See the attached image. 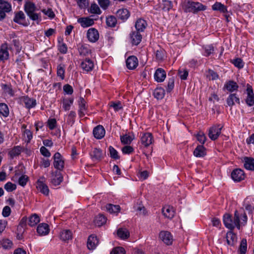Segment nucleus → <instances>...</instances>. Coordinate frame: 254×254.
Here are the masks:
<instances>
[{"instance_id": "nucleus-1", "label": "nucleus", "mask_w": 254, "mask_h": 254, "mask_svg": "<svg viewBox=\"0 0 254 254\" xmlns=\"http://www.w3.org/2000/svg\"><path fill=\"white\" fill-rule=\"evenodd\" d=\"M182 8L185 12L196 13L198 11H204L206 6L199 2L193 1L191 0H184L182 3Z\"/></svg>"}, {"instance_id": "nucleus-2", "label": "nucleus", "mask_w": 254, "mask_h": 254, "mask_svg": "<svg viewBox=\"0 0 254 254\" xmlns=\"http://www.w3.org/2000/svg\"><path fill=\"white\" fill-rule=\"evenodd\" d=\"M223 223L226 228L233 230L235 227L239 230L240 229V214L237 210L234 212V218L232 219L230 214L226 213L223 216Z\"/></svg>"}, {"instance_id": "nucleus-3", "label": "nucleus", "mask_w": 254, "mask_h": 254, "mask_svg": "<svg viewBox=\"0 0 254 254\" xmlns=\"http://www.w3.org/2000/svg\"><path fill=\"white\" fill-rule=\"evenodd\" d=\"M24 9L25 12L30 19L33 21H36L37 24L41 21V14L40 13L35 12L38 9L33 2L31 1L26 2L24 4Z\"/></svg>"}, {"instance_id": "nucleus-4", "label": "nucleus", "mask_w": 254, "mask_h": 254, "mask_svg": "<svg viewBox=\"0 0 254 254\" xmlns=\"http://www.w3.org/2000/svg\"><path fill=\"white\" fill-rule=\"evenodd\" d=\"M223 126L217 125L210 127L208 130V136L212 140L217 139L221 134Z\"/></svg>"}, {"instance_id": "nucleus-5", "label": "nucleus", "mask_w": 254, "mask_h": 254, "mask_svg": "<svg viewBox=\"0 0 254 254\" xmlns=\"http://www.w3.org/2000/svg\"><path fill=\"white\" fill-rule=\"evenodd\" d=\"M54 167L58 170L62 171L64 169V161L59 152H56L53 156Z\"/></svg>"}, {"instance_id": "nucleus-6", "label": "nucleus", "mask_w": 254, "mask_h": 254, "mask_svg": "<svg viewBox=\"0 0 254 254\" xmlns=\"http://www.w3.org/2000/svg\"><path fill=\"white\" fill-rule=\"evenodd\" d=\"M46 178L44 176L41 177L37 181L36 188L40 191L46 195L49 193L48 187L45 184Z\"/></svg>"}, {"instance_id": "nucleus-7", "label": "nucleus", "mask_w": 254, "mask_h": 254, "mask_svg": "<svg viewBox=\"0 0 254 254\" xmlns=\"http://www.w3.org/2000/svg\"><path fill=\"white\" fill-rule=\"evenodd\" d=\"M247 97L245 102L248 106L251 107L254 105V93L252 87L249 85H247L246 89Z\"/></svg>"}, {"instance_id": "nucleus-8", "label": "nucleus", "mask_w": 254, "mask_h": 254, "mask_svg": "<svg viewBox=\"0 0 254 254\" xmlns=\"http://www.w3.org/2000/svg\"><path fill=\"white\" fill-rule=\"evenodd\" d=\"M63 180V177L60 172L56 171L52 172L51 183L53 185L57 186L62 182Z\"/></svg>"}, {"instance_id": "nucleus-9", "label": "nucleus", "mask_w": 254, "mask_h": 254, "mask_svg": "<svg viewBox=\"0 0 254 254\" xmlns=\"http://www.w3.org/2000/svg\"><path fill=\"white\" fill-rule=\"evenodd\" d=\"M153 141V137L151 133L146 132L144 133L140 138V142L144 147H147L151 144Z\"/></svg>"}, {"instance_id": "nucleus-10", "label": "nucleus", "mask_w": 254, "mask_h": 254, "mask_svg": "<svg viewBox=\"0 0 254 254\" xmlns=\"http://www.w3.org/2000/svg\"><path fill=\"white\" fill-rule=\"evenodd\" d=\"M244 172L241 169H235L231 173V178L235 182H240L245 179Z\"/></svg>"}, {"instance_id": "nucleus-11", "label": "nucleus", "mask_w": 254, "mask_h": 254, "mask_svg": "<svg viewBox=\"0 0 254 254\" xmlns=\"http://www.w3.org/2000/svg\"><path fill=\"white\" fill-rule=\"evenodd\" d=\"M25 18L23 12L22 11H19L15 13L13 21L19 24L23 25L24 26H27L28 24L25 21Z\"/></svg>"}, {"instance_id": "nucleus-12", "label": "nucleus", "mask_w": 254, "mask_h": 254, "mask_svg": "<svg viewBox=\"0 0 254 254\" xmlns=\"http://www.w3.org/2000/svg\"><path fill=\"white\" fill-rule=\"evenodd\" d=\"M160 239L166 244L169 245L172 244L173 241L171 234L166 231H162L159 234Z\"/></svg>"}, {"instance_id": "nucleus-13", "label": "nucleus", "mask_w": 254, "mask_h": 254, "mask_svg": "<svg viewBox=\"0 0 254 254\" xmlns=\"http://www.w3.org/2000/svg\"><path fill=\"white\" fill-rule=\"evenodd\" d=\"M117 18L121 20L122 22L126 21L130 16V12L126 8H121L119 9L116 12Z\"/></svg>"}, {"instance_id": "nucleus-14", "label": "nucleus", "mask_w": 254, "mask_h": 254, "mask_svg": "<svg viewBox=\"0 0 254 254\" xmlns=\"http://www.w3.org/2000/svg\"><path fill=\"white\" fill-rule=\"evenodd\" d=\"M20 101L24 103L25 107L28 109L34 107L36 105L35 99L30 98L28 96H22L20 98Z\"/></svg>"}, {"instance_id": "nucleus-15", "label": "nucleus", "mask_w": 254, "mask_h": 254, "mask_svg": "<svg viewBox=\"0 0 254 254\" xmlns=\"http://www.w3.org/2000/svg\"><path fill=\"white\" fill-rule=\"evenodd\" d=\"M79 110L78 115L80 117H83L86 113L87 109L86 102L83 97H80L78 100Z\"/></svg>"}, {"instance_id": "nucleus-16", "label": "nucleus", "mask_w": 254, "mask_h": 254, "mask_svg": "<svg viewBox=\"0 0 254 254\" xmlns=\"http://www.w3.org/2000/svg\"><path fill=\"white\" fill-rule=\"evenodd\" d=\"M93 133L96 138L100 139L105 136V130L102 126L98 125L93 129Z\"/></svg>"}, {"instance_id": "nucleus-17", "label": "nucleus", "mask_w": 254, "mask_h": 254, "mask_svg": "<svg viewBox=\"0 0 254 254\" xmlns=\"http://www.w3.org/2000/svg\"><path fill=\"white\" fill-rule=\"evenodd\" d=\"M87 37L90 42H95L99 39V35L96 29L90 28L87 31Z\"/></svg>"}, {"instance_id": "nucleus-18", "label": "nucleus", "mask_w": 254, "mask_h": 254, "mask_svg": "<svg viewBox=\"0 0 254 254\" xmlns=\"http://www.w3.org/2000/svg\"><path fill=\"white\" fill-rule=\"evenodd\" d=\"M166 76V74L165 70L162 68H158L154 73V79L155 81L158 82H163Z\"/></svg>"}, {"instance_id": "nucleus-19", "label": "nucleus", "mask_w": 254, "mask_h": 254, "mask_svg": "<svg viewBox=\"0 0 254 254\" xmlns=\"http://www.w3.org/2000/svg\"><path fill=\"white\" fill-rule=\"evenodd\" d=\"M80 66L83 70L88 72L93 69L94 63L93 61L89 59H85L81 62Z\"/></svg>"}, {"instance_id": "nucleus-20", "label": "nucleus", "mask_w": 254, "mask_h": 254, "mask_svg": "<svg viewBox=\"0 0 254 254\" xmlns=\"http://www.w3.org/2000/svg\"><path fill=\"white\" fill-rule=\"evenodd\" d=\"M238 88L239 86L238 84L233 80H229L226 82L224 86V89L231 93L237 91Z\"/></svg>"}, {"instance_id": "nucleus-21", "label": "nucleus", "mask_w": 254, "mask_h": 254, "mask_svg": "<svg viewBox=\"0 0 254 254\" xmlns=\"http://www.w3.org/2000/svg\"><path fill=\"white\" fill-rule=\"evenodd\" d=\"M126 65L129 69H133L138 65V60L135 56L129 57L126 60Z\"/></svg>"}, {"instance_id": "nucleus-22", "label": "nucleus", "mask_w": 254, "mask_h": 254, "mask_svg": "<svg viewBox=\"0 0 254 254\" xmlns=\"http://www.w3.org/2000/svg\"><path fill=\"white\" fill-rule=\"evenodd\" d=\"M98 242V240L96 236L90 235L87 240V247L89 250H94L96 248Z\"/></svg>"}, {"instance_id": "nucleus-23", "label": "nucleus", "mask_w": 254, "mask_h": 254, "mask_svg": "<svg viewBox=\"0 0 254 254\" xmlns=\"http://www.w3.org/2000/svg\"><path fill=\"white\" fill-rule=\"evenodd\" d=\"M162 213L165 217L171 219L174 217L175 212L172 206H165L162 208Z\"/></svg>"}, {"instance_id": "nucleus-24", "label": "nucleus", "mask_w": 254, "mask_h": 254, "mask_svg": "<svg viewBox=\"0 0 254 254\" xmlns=\"http://www.w3.org/2000/svg\"><path fill=\"white\" fill-rule=\"evenodd\" d=\"M140 32L135 31H132L130 34V38L132 40V43L135 45H138L142 40V35Z\"/></svg>"}, {"instance_id": "nucleus-25", "label": "nucleus", "mask_w": 254, "mask_h": 254, "mask_svg": "<svg viewBox=\"0 0 254 254\" xmlns=\"http://www.w3.org/2000/svg\"><path fill=\"white\" fill-rule=\"evenodd\" d=\"M228 105L230 107H232L235 104V102L240 104V98L236 93L230 94L226 100Z\"/></svg>"}, {"instance_id": "nucleus-26", "label": "nucleus", "mask_w": 254, "mask_h": 254, "mask_svg": "<svg viewBox=\"0 0 254 254\" xmlns=\"http://www.w3.org/2000/svg\"><path fill=\"white\" fill-rule=\"evenodd\" d=\"M147 25L146 21L142 18L138 19L135 23L136 31L143 32Z\"/></svg>"}, {"instance_id": "nucleus-27", "label": "nucleus", "mask_w": 254, "mask_h": 254, "mask_svg": "<svg viewBox=\"0 0 254 254\" xmlns=\"http://www.w3.org/2000/svg\"><path fill=\"white\" fill-rule=\"evenodd\" d=\"M90 154L91 158L94 161H99L103 157L102 151L99 148H94Z\"/></svg>"}, {"instance_id": "nucleus-28", "label": "nucleus", "mask_w": 254, "mask_h": 254, "mask_svg": "<svg viewBox=\"0 0 254 254\" xmlns=\"http://www.w3.org/2000/svg\"><path fill=\"white\" fill-rule=\"evenodd\" d=\"M49 225L46 223H42L38 225L37 232L40 235H46L49 233Z\"/></svg>"}, {"instance_id": "nucleus-29", "label": "nucleus", "mask_w": 254, "mask_h": 254, "mask_svg": "<svg viewBox=\"0 0 254 254\" xmlns=\"http://www.w3.org/2000/svg\"><path fill=\"white\" fill-rule=\"evenodd\" d=\"M77 21L79 23L81 26L84 28L89 27L94 24V21L92 19L86 18H79Z\"/></svg>"}, {"instance_id": "nucleus-30", "label": "nucleus", "mask_w": 254, "mask_h": 254, "mask_svg": "<svg viewBox=\"0 0 254 254\" xmlns=\"http://www.w3.org/2000/svg\"><path fill=\"white\" fill-rule=\"evenodd\" d=\"M106 210L110 213L117 214L120 211L121 207L119 205L107 204L106 206Z\"/></svg>"}, {"instance_id": "nucleus-31", "label": "nucleus", "mask_w": 254, "mask_h": 254, "mask_svg": "<svg viewBox=\"0 0 254 254\" xmlns=\"http://www.w3.org/2000/svg\"><path fill=\"white\" fill-rule=\"evenodd\" d=\"M212 9L214 11H219L224 13L228 12L227 7L219 2H216L212 5Z\"/></svg>"}, {"instance_id": "nucleus-32", "label": "nucleus", "mask_w": 254, "mask_h": 254, "mask_svg": "<svg viewBox=\"0 0 254 254\" xmlns=\"http://www.w3.org/2000/svg\"><path fill=\"white\" fill-rule=\"evenodd\" d=\"M244 167L247 170L254 171V159L248 157H245Z\"/></svg>"}, {"instance_id": "nucleus-33", "label": "nucleus", "mask_w": 254, "mask_h": 254, "mask_svg": "<svg viewBox=\"0 0 254 254\" xmlns=\"http://www.w3.org/2000/svg\"><path fill=\"white\" fill-rule=\"evenodd\" d=\"M9 57L7 46L6 44L2 45L0 48V60H5Z\"/></svg>"}, {"instance_id": "nucleus-34", "label": "nucleus", "mask_w": 254, "mask_h": 254, "mask_svg": "<svg viewBox=\"0 0 254 254\" xmlns=\"http://www.w3.org/2000/svg\"><path fill=\"white\" fill-rule=\"evenodd\" d=\"M193 154L197 157H203L206 154L205 148L202 145H198L193 151Z\"/></svg>"}, {"instance_id": "nucleus-35", "label": "nucleus", "mask_w": 254, "mask_h": 254, "mask_svg": "<svg viewBox=\"0 0 254 254\" xmlns=\"http://www.w3.org/2000/svg\"><path fill=\"white\" fill-rule=\"evenodd\" d=\"M72 238V232L69 230H64L60 233V238L63 241H68Z\"/></svg>"}, {"instance_id": "nucleus-36", "label": "nucleus", "mask_w": 254, "mask_h": 254, "mask_svg": "<svg viewBox=\"0 0 254 254\" xmlns=\"http://www.w3.org/2000/svg\"><path fill=\"white\" fill-rule=\"evenodd\" d=\"M226 239L227 244L230 246H233L237 241V236L232 232H229L227 233Z\"/></svg>"}, {"instance_id": "nucleus-37", "label": "nucleus", "mask_w": 254, "mask_h": 254, "mask_svg": "<svg viewBox=\"0 0 254 254\" xmlns=\"http://www.w3.org/2000/svg\"><path fill=\"white\" fill-rule=\"evenodd\" d=\"M117 235L121 239H127L129 236V231L126 228H119L117 231Z\"/></svg>"}, {"instance_id": "nucleus-38", "label": "nucleus", "mask_w": 254, "mask_h": 254, "mask_svg": "<svg viewBox=\"0 0 254 254\" xmlns=\"http://www.w3.org/2000/svg\"><path fill=\"white\" fill-rule=\"evenodd\" d=\"M106 217L102 214H99L94 219V223L97 226H101L106 222Z\"/></svg>"}, {"instance_id": "nucleus-39", "label": "nucleus", "mask_w": 254, "mask_h": 254, "mask_svg": "<svg viewBox=\"0 0 254 254\" xmlns=\"http://www.w3.org/2000/svg\"><path fill=\"white\" fill-rule=\"evenodd\" d=\"M153 95L154 97L158 100L162 99L164 97L165 90L162 87H157L154 90Z\"/></svg>"}, {"instance_id": "nucleus-40", "label": "nucleus", "mask_w": 254, "mask_h": 254, "mask_svg": "<svg viewBox=\"0 0 254 254\" xmlns=\"http://www.w3.org/2000/svg\"><path fill=\"white\" fill-rule=\"evenodd\" d=\"M40 222V218L38 215L34 214L32 215L29 218L28 222L29 226L33 227L36 226Z\"/></svg>"}, {"instance_id": "nucleus-41", "label": "nucleus", "mask_w": 254, "mask_h": 254, "mask_svg": "<svg viewBox=\"0 0 254 254\" xmlns=\"http://www.w3.org/2000/svg\"><path fill=\"white\" fill-rule=\"evenodd\" d=\"M78 52L81 56H86L91 53L89 46L87 45H82L78 48Z\"/></svg>"}, {"instance_id": "nucleus-42", "label": "nucleus", "mask_w": 254, "mask_h": 254, "mask_svg": "<svg viewBox=\"0 0 254 254\" xmlns=\"http://www.w3.org/2000/svg\"><path fill=\"white\" fill-rule=\"evenodd\" d=\"M0 9L8 12L11 10V5L9 2L4 0H0Z\"/></svg>"}, {"instance_id": "nucleus-43", "label": "nucleus", "mask_w": 254, "mask_h": 254, "mask_svg": "<svg viewBox=\"0 0 254 254\" xmlns=\"http://www.w3.org/2000/svg\"><path fill=\"white\" fill-rule=\"evenodd\" d=\"M73 103V98H64L63 99V107L65 111H68Z\"/></svg>"}, {"instance_id": "nucleus-44", "label": "nucleus", "mask_w": 254, "mask_h": 254, "mask_svg": "<svg viewBox=\"0 0 254 254\" xmlns=\"http://www.w3.org/2000/svg\"><path fill=\"white\" fill-rule=\"evenodd\" d=\"M21 147L19 146H14L8 152V155L11 158H13L14 157L19 155L21 151Z\"/></svg>"}, {"instance_id": "nucleus-45", "label": "nucleus", "mask_w": 254, "mask_h": 254, "mask_svg": "<svg viewBox=\"0 0 254 254\" xmlns=\"http://www.w3.org/2000/svg\"><path fill=\"white\" fill-rule=\"evenodd\" d=\"M9 109L5 103H0V115L4 117H7L9 115Z\"/></svg>"}, {"instance_id": "nucleus-46", "label": "nucleus", "mask_w": 254, "mask_h": 254, "mask_svg": "<svg viewBox=\"0 0 254 254\" xmlns=\"http://www.w3.org/2000/svg\"><path fill=\"white\" fill-rule=\"evenodd\" d=\"M202 48L204 51L203 55L205 57L209 56L211 54L213 53L214 51V47L212 45L203 46Z\"/></svg>"}, {"instance_id": "nucleus-47", "label": "nucleus", "mask_w": 254, "mask_h": 254, "mask_svg": "<svg viewBox=\"0 0 254 254\" xmlns=\"http://www.w3.org/2000/svg\"><path fill=\"white\" fill-rule=\"evenodd\" d=\"M117 22V18L115 16L110 15L106 18V24L110 27H114Z\"/></svg>"}, {"instance_id": "nucleus-48", "label": "nucleus", "mask_w": 254, "mask_h": 254, "mask_svg": "<svg viewBox=\"0 0 254 254\" xmlns=\"http://www.w3.org/2000/svg\"><path fill=\"white\" fill-rule=\"evenodd\" d=\"M121 142L124 144H129L133 139V137L131 136L125 134L121 136L120 137Z\"/></svg>"}, {"instance_id": "nucleus-49", "label": "nucleus", "mask_w": 254, "mask_h": 254, "mask_svg": "<svg viewBox=\"0 0 254 254\" xmlns=\"http://www.w3.org/2000/svg\"><path fill=\"white\" fill-rule=\"evenodd\" d=\"M65 66L63 64H60L57 66V75L60 77L62 79L64 78Z\"/></svg>"}, {"instance_id": "nucleus-50", "label": "nucleus", "mask_w": 254, "mask_h": 254, "mask_svg": "<svg viewBox=\"0 0 254 254\" xmlns=\"http://www.w3.org/2000/svg\"><path fill=\"white\" fill-rule=\"evenodd\" d=\"M75 112L73 111H70L67 117V123L68 125L72 126L75 122Z\"/></svg>"}, {"instance_id": "nucleus-51", "label": "nucleus", "mask_w": 254, "mask_h": 254, "mask_svg": "<svg viewBox=\"0 0 254 254\" xmlns=\"http://www.w3.org/2000/svg\"><path fill=\"white\" fill-rule=\"evenodd\" d=\"M239 249L240 254H246L247 250V243L246 239H242L240 244Z\"/></svg>"}, {"instance_id": "nucleus-52", "label": "nucleus", "mask_w": 254, "mask_h": 254, "mask_svg": "<svg viewBox=\"0 0 254 254\" xmlns=\"http://www.w3.org/2000/svg\"><path fill=\"white\" fill-rule=\"evenodd\" d=\"M1 87L5 93H7L11 96L14 95V92L10 85L2 84Z\"/></svg>"}, {"instance_id": "nucleus-53", "label": "nucleus", "mask_w": 254, "mask_h": 254, "mask_svg": "<svg viewBox=\"0 0 254 254\" xmlns=\"http://www.w3.org/2000/svg\"><path fill=\"white\" fill-rule=\"evenodd\" d=\"M178 74L182 80H186L189 75V72L186 69H179Z\"/></svg>"}, {"instance_id": "nucleus-54", "label": "nucleus", "mask_w": 254, "mask_h": 254, "mask_svg": "<svg viewBox=\"0 0 254 254\" xmlns=\"http://www.w3.org/2000/svg\"><path fill=\"white\" fill-rule=\"evenodd\" d=\"M110 156L114 159H118L120 158L118 151L112 146L109 148Z\"/></svg>"}, {"instance_id": "nucleus-55", "label": "nucleus", "mask_w": 254, "mask_h": 254, "mask_svg": "<svg viewBox=\"0 0 254 254\" xmlns=\"http://www.w3.org/2000/svg\"><path fill=\"white\" fill-rule=\"evenodd\" d=\"M28 180V177L27 175H23L18 179V184L22 187H24Z\"/></svg>"}, {"instance_id": "nucleus-56", "label": "nucleus", "mask_w": 254, "mask_h": 254, "mask_svg": "<svg viewBox=\"0 0 254 254\" xmlns=\"http://www.w3.org/2000/svg\"><path fill=\"white\" fill-rule=\"evenodd\" d=\"M90 12L93 14H99L101 13V11L98 5L96 3H93L90 6Z\"/></svg>"}, {"instance_id": "nucleus-57", "label": "nucleus", "mask_w": 254, "mask_h": 254, "mask_svg": "<svg viewBox=\"0 0 254 254\" xmlns=\"http://www.w3.org/2000/svg\"><path fill=\"white\" fill-rule=\"evenodd\" d=\"M2 247L4 249H8L11 248L12 242L9 239H3L1 242Z\"/></svg>"}, {"instance_id": "nucleus-58", "label": "nucleus", "mask_w": 254, "mask_h": 254, "mask_svg": "<svg viewBox=\"0 0 254 254\" xmlns=\"http://www.w3.org/2000/svg\"><path fill=\"white\" fill-rule=\"evenodd\" d=\"M173 7V4L171 1L164 0L163 2L162 9L165 11H169Z\"/></svg>"}, {"instance_id": "nucleus-59", "label": "nucleus", "mask_w": 254, "mask_h": 254, "mask_svg": "<svg viewBox=\"0 0 254 254\" xmlns=\"http://www.w3.org/2000/svg\"><path fill=\"white\" fill-rule=\"evenodd\" d=\"M58 50L60 53L62 54H66L67 51V48L66 45L63 43L59 42L58 45Z\"/></svg>"}, {"instance_id": "nucleus-60", "label": "nucleus", "mask_w": 254, "mask_h": 254, "mask_svg": "<svg viewBox=\"0 0 254 254\" xmlns=\"http://www.w3.org/2000/svg\"><path fill=\"white\" fill-rule=\"evenodd\" d=\"M4 188L7 191L11 192L16 189V186L11 182H8L5 184Z\"/></svg>"}, {"instance_id": "nucleus-61", "label": "nucleus", "mask_w": 254, "mask_h": 254, "mask_svg": "<svg viewBox=\"0 0 254 254\" xmlns=\"http://www.w3.org/2000/svg\"><path fill=\"white\" fill-rule=\"evenodd\" d=\"M98 2L100 6L103 9H106L110 3L109 0H98Z\"/></svg>"}, {"instance_id": "nucleus-62", "label": "nucleus", "mask_w": 254, "mask_h": 254, "mask_svg": "<svg viewBox=\"0 0 254 254\" xmlns=\"http://www.w3.org/2000/svg\"><path fill=\"white\" fill-rule=\"evenodd\" d=\"M207 72H208L207 76L211 80H216V79H218L219 75H218V74L216 72H215L213 70L209 69L208 70Z\"/></svg>"}, {"instance_id": "nucleus-63", "label": "nucleus", "mask_w": 254, "mask_h": 254, "mask_svg": "<svg viewBox=\"0 0 254 254\" xmlns=\"http://www.w3.org/2000/svg\"><path fill=\"white\" fill-rule=\"evenodd\" d=\"M232 63L235 66L239 68H242L244 66L243 61L240 58H237L233 60Z\"/></svg>"}, {"instance_id": "nucleus-64", "label": "nucleus", "mask_w": 254, "mask_h": 254, "mask_svg": "<svg viewBox=\"0 0 254 254\" xmlns=\"http://www.w3.org/2000/svg\"><path fill=\"white\" fill-rule=\"evenodd\" d=\"M125 249L122 247H116L111 252L110 254H125Z\"/></svg>"}]
</instances>
